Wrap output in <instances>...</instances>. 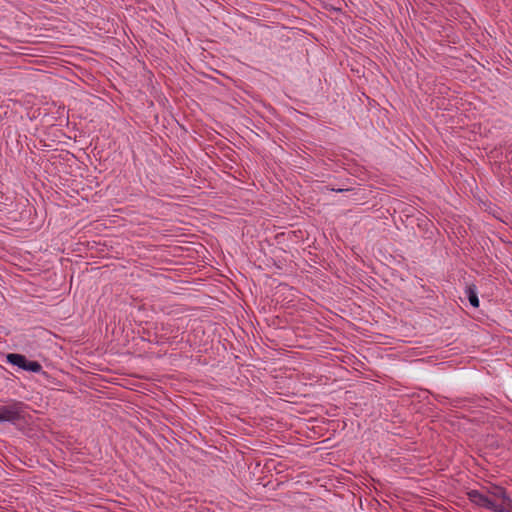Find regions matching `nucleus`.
<instances>
[{"label":"nucleus","instance_id":"1","mask_svg":"<svg viewBox=\"0 0 512 512\" xmlns=\"http://www.w3.org/2000/svg\"><path fill=\"white\" fill-rule=\"evenodd\" d=\"M26 405L20 401H13L12 403L0 406V423L9 422L16 424L23 421L26 416Z\"/></svg>","mask_w":512,"mask_h":512},{"label":"nucleus","instance_id":"2","mask_svg":"<svg viewBox=\"0 0 512 512\" xmlns=\"http://www.w3.org/2000/svg\"><path fill=\"white\" fill-rule=\"evenodd\" d=\"M469 500L476 505L486 508L494 512H505V506L496 505V500H493L487 495L482 494L478 490H471L468 492Z\"/></svg>","mask_w":512,"mask_h":512},{"label":"nucleus","instance_id":"3","mask_svg":"<svg viewBox=\"0 0 512 512\" xmlns=\"http://www.w3.org/2000/svg\"><path fill=\"white\" fill-rule=\"evenodd\" d=\"M7 361L25 371H31L34 373H39L42 371V366L37 361H30L26 358V356L17 353H10L7 355Z\"/></svg>","mask_w":512,"mask_h":512},{"label":"nucleus","instance_id":"4","mask_svg":"<svg viewBox=\"0 0 512 512\" xmlns=\"http://www.w3.org/2000/svg\"><path fill=\"white\" fill-rule=\"evenodd\" d=\"M491 497L493 500H496V505L505 506V512H508L511 509L512 501L509 496L506 494L505 489L502 487H495L491 492Z\"/></svg>","mask_w":512,"mask_h":512},{"label":"nucleus","instance_id":"5","mask_svg":"<svg viewBox=\"0 0 512 512\" xmlns=\"http://www.w3.org/2000/svg\"><path fill=\"white\" fill-rule=\"evenodd\" d=\"M466 294H467L469 303L475 308L479 307V299L477 296V291H476L475 285L468 286L466 289Z\"/></svg>","mask_w":512,"mask_h":512},{"label":"nucleus","instance_id":"6","mask_svg":"<svg viewBox=\"0 0 512 512\" xmlns=\"http://www.w3.org/2000/svg\"><path fill=\"white\" fill-rule=\"evenodd\" d=\"M348 189H332V191H337V192H343V191H347Z\"/></svg>","mask_w":512,"mask_h":512}]
</instances>
